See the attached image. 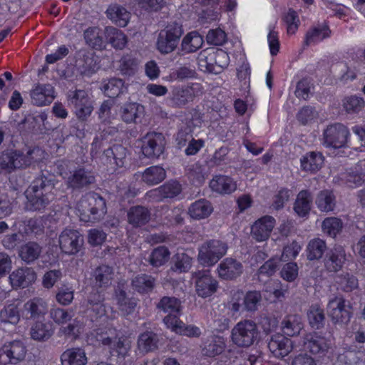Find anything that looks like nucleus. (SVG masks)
I'll use <instances>...</instances> for the list:
<instances>
[{
	"label": "nucleus",
	"instance_id": "f257e3e1",
	"mask_svg": "<svg viewBox=\"0 0 365 365\" xmlns=\"http://www.w3.org/2000/svg\"><path fill=\"white\" fill-rule=\"evenodd\" d=\"M58 182L55 176L41 173L31 182L25 192L29 210L43 212L56 198Z\"/></svg>",
	"mask_w": 365,
	"mask_h": 365
},
{
	"label": "nucleus",
	"instance_id": "f03ea898",
	"mask_svg": "<svg viewBox=\"0 0 365 365\" xmlns=\"http://www.w3.org/2000/svg\"><path fill=\"white\" fill-rule=\"evenodd\" d=\"M77 209L81 221L95 223L106 213L105 200L96 192H89L78 202Z\"/></svg>",
	"mask_w": 365,
	"mask_h": 365
},
{
	"label": "nucleus",
	"instance_id": "7ed1b4c3",
	"mask_svg": "<svg viewBox=\"0 0 365 365\" xmlns=\"http://www.w3.org/2000/svg\"><path fill=\"white\" fill-rule=\"evenodd\" d=\"M41 153L42 150L38 147L29 148L26 153L20 150H6L0 155V167L9 172L26 168L40 160Z\"/></svg>",
	"mask_w": 365,
	"mask_h": 365
},
{
	"label": "nucleus",
	"instance_id": "20e7f679",
	"mask_svg": "<svg viewBox=\"0 0 365 365\" xmlns=\"http://www.w3.org/2000/svg\"><path fill=\"white\" fill-rule=\"evenodd\" d=\"M183 32L180 23L176 21L169 22L158 34L156 41L158 51L162 54L173 52L178 47Z\"/></svg>",
	"mask_w": 365,
	"mask_h": 365
},
{
	"label": "nucleus",
	"instance_id": "39448f33",
	"mask_svg": "<svg viewBox=\"0 0 365 365\" xmlns=\"http://www.w3.org/2000/svg\"><path fill=\"white\" fill-rule=\"evenodd\" d=\"M259 331L257 324L250 319L239 322L232 328L231 339L240 348H248L258 341Z\"/></svg>",
	"mask_w": 365,
	"mask_h": 365
},
{
	"label": "nucleus",
	"instance_id": "423d86ee",
	"mask_svg": "<svg viewBox=\"0 0 365 365\" xmlns=\"http://www.w3.org/2000/svg\"><path fill=\"white\" fill-rule=\"evenodd\" d=\"M197 63L200 70L220 73L229 64V56L222 49L205 50L200 53Z\"/></svg>",
	"mask_w": 365,
	"mask_h": 365
},
{
	"label": "nucleus",
	"instance_id": "0eeeda50",
	"mask_svg": "<svg viewBox=\"0 0 365 365\" xmlns=\"http://www.w3.org/2000/svg\"><path fill=\"white\" fill-rule=\"evenodd\" d=\"M327 312L331 322L343 328L349 323L352 317L353 307L344 297H335L329 301Z\"/></svg>",
	"mask_w": 365,
	"mask_h": 365
},
{
	"label": "nucleus",
	"instance_id": "6e6552de",
	"mask_svg": "<svg viewBox=\"0 0 365 365\" xmlns=\"http://www.w3.org/2000/svg\"><path fill=\"white\" fill-rule=\"evenodd\" d=\"M227 249L225 242L217 240H207L200 246L197 260L204 267H212L226 255Z\"/></svg>",
	"mask_w": 365,
	"mask_h": 365
},
{
	"label": "nucleus",
	"instance_id": "1a4fd4ad",
	"mask_svg": "<svg viewBox=\"0 0 365 365\" xmlns=\"http://www.w3.org/2000/svg\"><path fill=\"white\" fill-rule=\"evenodd\" d=\"M68 101L73 106L75 113L79 120H85L91 114L93 108L86 91H69Z\"/></svg>",
	"mask_w": 365,
	"mask_h": 365
},
{
	"label": "nucleus",
	"instance_id": "9d476101",
	"mask_svg": "<svg viewBox=\"0 0 365 365\" xmlns=\"http://www.w3.org/2000/svg\"><path fill=\"white\" fill-rule=\"evenodd\" d=\"M349 135V130L343 124L330 125L324 131V145L334 149L343 148L347 143Z\"/></svg>",
	"mask_w": 365,
	"mask_h": 365
},
{
	"label": "nucleus",
	"instance_id": "9b49d317",
	"mask_svg": "<svg viewBox=\"0 0 365 365\" xmlns=\"http://www.w3.org/2000/svg\"><path fill=\"white\" fill-rule=\"evenodd\" d=\"M192 277L195 281V290L199 297L206 298L217 292L218 282L212 276L209 269L195 272Z\"/></svg>",
	"mask_w": 365,
	"mask_h": 365
},
{
	"label": "nucleus",
	"instance_id": "f8f14e48",
	"mask_svg": "<svg viewBox=\"0 0 365 365\" xmlns=\"http://www.w3.org/2000/svg\"><path fill=\"white\" fill-rule=\"evenodd\" d=\"M165 139L162 133H148L143 138L141 146L143 155L148 158H158L164 152Z\"/></svg>",
	"mask_w": 365,
	"mask_h": 365
},
{
	"label": "nucleus",
	"instance_id": "ddd939ff",
	"mask_svg": "<svg viewBox=\"0 0 365 365\" xmlns=\"http://www.w3.org/2000/svg\"><path fill=\"white\" fill-rule=\"evenodd\" d=\"M60 248L67 255L78 252L83 245V236L75 230H64L59 235Z\"/></svg>",
	"mask_w": 365,
	"mask_h": 365
},
{
	"label": "nucleus",
	"instance_id": "4468645a",
	"mask_svg": "<svg viewBox=\"0 0 365 365\" xmlns=\"http://www.w3.org/2000/svg\"><path fill=\"white\" fill-rule=\"evenodd\" d=\"M303 345L306 351L313 355L324 356L329 351V341L317 332L307 334L304 336Z\"/></svg>",
	"mask_w": 365,
	"mask_h": 365
},
{
	"label": "nucleus",
	"instance_id": "2eb2a0df",
	"mask_svg": "<svg viewBox=\"0 0 365 365\" xmlns=\"http://www.w3.org/2000/svg\"><path fill=\"white\" fill-rule=\"evenodd\" d=\"M55 89L49 83H36L30 91L31 102L36 106H46L51 104L56 98Z\"/></svg>",
	"mask_w": 365,
	"mask_h": 365
},
{
	"label": "nucleus",
	"instance_id": "dca6fc26",
	"mask_svg": "<svg viewBox=\"0 0 365 365\" xmlns=\"http://www.w3.org/2000/svg\"><path fill=\"white\" fill-rule=\"evenodd\" d=\"M218 277L224 280H235L243 272L242 264L232 257L225 258L217 268Z\"/></svg>",
	"mask_w": 365,
	"mask_h": 365
},
{
	"label": "nucleus",
	"instance_id": "f3484780",
	"mask_svg": "<svg viewBox=\"0 0 365 365\" xmlns=\"http://www.w3.org/2000/svg\"><path fill=\"white\" fill-rule=\"evenodd\" d=\"M48 304L41 297H34L24 305V314L27 319L41 320L48 312Z\"/></svg>",
	"mask_w": 365,
	"mask_h": 365
},
{
	"label": "nucleus",
	"instance_id": "a211bd4d",
	"mask_svg": "<svg viewBox=\"0 0 365 365\" xmlns=\"http://www.w3.org/2000/svg\"><path fill=\"white\" fill-rule=\"evenodd\" d=\"M26 347L21 340L6 342L1 349V356L6 355L9 363L16 364L24 359Z\"/></svg>",
	"mask_w": 365,
	"mask_h": 365
},
{
	"label": "nucleus",
	"instance_id": "6ab92c4d",
	"mask_svg": "<svg viewBox=\"0 0 365 365\" xmlns=\"http://www.w3.org/2000/svg\"><path fill=\"white\" fill-rule=\"evenodd\" d=\"M346 261L345 250L341 246H337L327 252L324 264L328 272H337L342 269Z\"/></svg>",
	"mask_w": 365,
	"mask_h": 365
},
{
	"label": "nucleus",
	"instance_id": "aec40b11",
	"mask_svg": "<svg viewBox=\"0 0 365 365\" xmlns=\"http://www.w3.org/2000/svg\"><path fill=\"white\" fill-rule=\"evenodd\" d=\"M127 150L121 145H114L104 150L102 160L112 169L122 168L126 160Z\"/></svg>",
	"mask_w": 365,
	"mask_h": 365
},
{
	"label": "nucleus",
	"instance_id": "412c9836",
	"mask_svg": "<svg viewBox=\"0 0 365 365\" xmlns=\"http://www.w3.org/2000/svg\"><path fill=\"white\" fill-rule=\"evenodd\" d=\"M275 225V220L272 216H264L257 220L251 227L252 237L258 242L267 240Z\"/></svg>",
	"mask_w": 365,
	"mask_h": 365
},
{
	"label": "nucleus",
	"instance_id": "4be33fe9",
	"mask_svg": "<svg viewBox=\"0 0 365 365\" xmlns=\"http://www.w3.org/2000/svg\"><path fill=\"white\" fill-rule=\"evenodd\" d=\"M268 348L276 357L282 358L292 351L293 343L285 335L275 334L270 337Z\"/></svg>",
	"mask_w": 365,
	"mask_h": 365
},
{
	"label": "nucleus",
	"instance_id": "5701e85b",
	"mask_svg": "<svg viewBox=\"0 0 365 365\" xmlns=\"http://www.w3.org/2000/svg\"><path fill=\"white\" fill-rule=\"evenodd\" d=\"M36 279L35 271L31 267H20L9 275L10 283L13 288H24Z\"/></svg>",
	"mask_w": 365,
	"mask_h": 365
},
{
	"label": "nucleus",
	"instance_id": "b1692460",
	"mask_svg": "<svg viewBox=\"0 0 365 365\" xmlns=\"http://www.w3.org/2000/svg\"><path fill=\"white\" fill-rule=\"evenodd\" d=\"M182 192L181 185L176 180H170L148 192L150 197L161 202L165 198H173Z\"/></svg>",
	"mask_w": 365,
	"mask_h": 365
},
{
	"label": "nucleus",
	"instance_id": "393cba45",
	"mask_svg": "<svg viewBox=\"0 0 365 365\" xmlns=\"http://www.w3.org/2000/svg\"><path fill=\"white\" fill-rule=\"evenodd\" d=\"M95 181V177L88 170L84 168H78L68 178V186L74 190H80L88 187Z\"/></svg>",
	"mask_w": 365,
	"mask_h": 365
},
{
	"label": "nucleus",
	"instance_id": "a878e982",
	"mask_svg": "<svg viewBox=\"0 0 365 365\" xmlns=\"http://www.w3.org/2000/svg\"><path fill=\"white\" fill-rule=\"evenodd\" d=\"M53 324L49 322L36 321L31 327L29 334L31 338L37 341H46L53 334Z\"/></svg>",
	"mask_w": 365,
	"mask_h": 365
},
{
	"label": "nucleus",
	"instance_id": "bb28decb",
	"mask_svg": "<svg viewBox=\"0 0 365 365\" xmlns=\"http://www.w3.org/2000/svg\"><path fill=\"white\" fill-rule=\"evenodd\" d=\"M60 359L61 365H86L88 362L86 351L81 347L67 349Z\"/></svg>",
	"mask_w": 365,
	"mask_h": 365
},
{
	"label": "nucleus",
	"instance_id": "cd10ccee",
	"mask_svg": "<svg viewBox=\"0 0 365 365\" xmlns=\"http://www.w3.org/2000/svg\"><path fill=\"white\" fill-rule=\"evenodd\" d=\"M312 202V192L308 190H302L297 195L293 209L299 217H304L309 214Z\"/></svg>",
	"mask_w": 365,
	"mask_h": 365
},
{
	"label": "nucleus",
	"instance_id": "c85d7f7f",
	"mask_svg": "<svg viewBox=\"0 0 365 365\" xmlns=\"http://www.w3.org/2000/svg\"><path fill=\"white\" fill-rule=\"evenodd\" d=\"M132 289L142 294H149L156 286V279L147 274H138L131 279Z\"/></svg>",
	"mask_w": 365,
	"mask_h": 365
},
{
	"label": "nucleus",
	"instance_id": "c756f323",
	"mask_svg": "<svg viewBox=\"0 0 365 365\" xmlns=\"http://www.w3.org/2000/svg\"><path fill=\"white\" fill-rule=\"evenodd\" d=\"M304 328L302 317L297 314L288 315L281 322L283 334L293 337L298 336Z\"/></svg>",
	"mask_w": 365,
	"mask_h": 365
},
{
	"label": "nucleus",
	"instance_id": "7c9ffc66",
	"mask_svg": "<svg viewBox=\"0 0 365 365\" xmlns=\"http://www.w3.org/2000/svg\"><path fill=\"white\" fill-rule=\"evenodd\" d=\"M160 338L158 334L146 331L138 336V349L140 353L148 354L158 349Z\"/></svg>",
	"mask_w": 365,
	"mask_h": 365
},
{
	"label": "nucleus",
	"instance_id": "2f4dec72",
	"mask_svg": "<svg viewBox=\"0 0 365 365\" xmlns=\"http://www.w3.org/2000/svg\"><path fill=\"white\" fill-rule=\"evenodd\" d=\"M331 30L326 24H319L309 29L306 33L303 48L308 47L311 44L317 43L324 38H329Z\"/></svg>",
	"mask_w": 365,
	"mask_h": 365
},
{
	"label": "nucleus",
	"instance_id": "473e14b6",
	"mask_svg": "<svg viewBox=\"0 0 365 365\" xmlns=\"http://www.w3.org/2000/svg\"><path fill=\"white\" fill-rule=\"evenodd\" d=\"M144 113V106L138 103H128L119 110L120 119L127 124L135 123L136 119Z\"/></svg>",
	"mask_w": 365,
	"mask_h": 365
},
{
	"label": "nucleus",
	"instance_id": "72a5a7b5",
	"mask_svg": "<svg viewBox=\"0 0 365 365\" xmlns=\"http://www.w3.org/2000/svg\"><path fill=\"white\" fill-rule=\"evenodd\" d=\"M213 211V207L206 199H200L192 203L188 208V214L194 220L208 217Z\"/></svg>",
	"mask_w": 365,
	"mask_h": 365
},
{
	"label": "nucleus",
	"instance_id": "f704fd0d",
	"mask_svg": "<svg viewBox=\"0 0 365 365\" xmlns=\"http://www.w3.org/2000/svg\"><path fill=\"white\" fill-rule=\"evenodd\" d=\"M176 141L180 148L185 146L186 143H188L185 150L187 155L196 154L204 145L202 140H195L191 135L184 131L178 132Z\"/></svg>",
	"mask_w": 365,
	"mask_h": 365
},
{
	"label": "nucleus",
	"instance_id": "c9c22d12",
	"mask_svg": "<svg viewBox=\"0 0 365 365\" xmlns=\"http://www.w3.org/2000/svg\"><path fill=\"white\" fill-rule=\"evenodd\" d=\"M106 13L108 19L121 27L128 25L130 17V13L125 7L117 4L110 5Z\"/></svg>",
	"mask_w": 365,
	"mask_h": 365
},
{
	"label": "nucleus",
	"instance_id": "e433bc0d",
	"mask_svg": "<svg viewBox=\"0 0 365 365\" xmlns=\"http://www.w3.org/2000/svg\"><path fill=\"white\" fill-rule=\"evenodd\" d=\"M42 252V247L37 242L29 241L21 245L19 255L27 264H31L37 260Z\"/></svg>",
	"mask_w": 365,
	"mask_h": 365
},
{
	"label": "nucleus",
	"instance_id": "4c0bfd02",
	"mask_svg": "<svg viewBox=\"0 0 365 365\" xmlns=\"http://www.w3.org/2000/svg\"><path fill=\"white\" fill-rule=\"evenodd\" d=\"M166 178V171L158 165H153L146 168L141 173V180L145 184L153 186L163 182Z\"/></svg>",
	"mask_w": 365,
	"mask_h": 365
},
{
	"label": "nucleus",
	"instance_id": "58836bf2",
	"mask_svg": "<svg viewBox=\"0 0 365 365\" xmlns=\"http://www.w3.org/2000/svg\"><path fill=\"white\" fill-rule=\"evenodd\" d=\"M103 35L104 31L96 26L89 27L83 33L86 43L96 50H101L105 47Z\"/></svg>",
	"mask_w": 365,
	"mask_h": 365
},
{
	"label": "nucleus",
	"instance_id": "ea45409f",
	"mask_svg": "<svg viewBox=\"0 0 365 365\" xmlns=\"http://www.w3.org/2000/svg\"><path fill=\"white\" fill-rule=\"evenodd\" d=\"M211 189L220 194H230L235 191L237 185L234 180L225 175H217L210 182Z\"/></svg>",
	"mask_w": 365,
	"mask_h": 365
},
{
	"label": "nucleus",
	"instance_id": "a19ab883",
	"mask_svg": "<svg viewBox=\"0 0 365 365\" xmlns=\"http://www.w3.org/2000/svg\"><path fill=\"white\" fill-rule=\"evenodd\" d=\"M150 212L143 206H134L128 212V222L133 227H141L149 222Z\"/></svg>",
	"mask_w": 365,
	"mask_h": 365
},
{
	"label": "nucleus",
	"instance_id": "79ce46f5",
	"mask_svg": "<svg viewBox=\"0 0 365 365\" xmlns=\"http://www.w3.org/2000/svg\"><path fill=\"white\" fill-rule=\"evenodd\" d=\"M193 98L192 88L190 86H182L175 88L172 91L170 101L173 106L181 108L192 101Z\"/></svg>",
	"mask_w": 365,
	"mask_h": 365
},
{
	"label": "nucleus",
	"instance_id": "37998d69",
	"mask_svg": "<svg viewBox=\"0 0 365 365\" xmlns=\"http://www.w3.org/2000/svg\"><path fill=\"white\" fill-rule=\"evenodd\" d=\"M324 160L321 153L309 152L301 158V167L305 171L314 173L322 167Z\"/></svg>",
	"mask_w": 365,
	"mask_h": 365
},
{
	"label": "nucleus",
	"instance_id": "c03bdc74",
	"mask_svg": "<svg viewBox=\"0 0 365 365\" xmlns=\"http://www.w3.org/2000/svg\"><path fill=\"white\" fill-rule=\"evenodd\" d=\"M203 44L202 36L196 31L187 34L182 40L181 50L186 53H194L200 49Z\"/></svg>",
	"mask_w": 365,
	"mask_h": 365
},
{
	"label": "nucleus",
	"instance_id": "a18cd8bd",
	"mask_svg": "<svg viewBox=\"0 0 365 365\" xmlns=\"http://www.w3.org/2000/svg\"><path fill=\"white\" fill-rule=\"evenodd\" d=\"M46 119V113L29 114L18 124V126L19 129L25 128L29 131L41 130V126L44 125Z\"/></svg>",
	"mask_w": 365,
	"mask_h": 365
},
{
	"label": "nucleus",
	"instance_id": "49530a36",
	"mask_svg": "<svg viewBox=\"0 0 365 365\" xmlns=\"http://www.w3.org/2000/svg\"><path fill=\"white\" fill-rule=\"evenodd\" d=\"M113 275V267L106 264L98 266L93 272L96 286L98 287H108L111 283Z\"/></svg>",
	"mask_w": 365,
	"mask_h": 365
},
{
	"label": "nucleus",
	"instance_id": "de8ad7c7",
	"mask_svg": "<svg viewBox=\"0 0 365 365\" xmlns=\"http://www.w3.org/2000/svg\"><path fill=\"white\" fill-rule=\"evenodd\" d=\"M315 203L321 212H329L336 207V197L331 191L324 190L317 194Z\"/></svg>",
	"mask_w": 365,
	"mask_h": 365
},
{
	"label": "nucleus",
	"instance_id": "09e8293b",
	"mask_svg": "<svg viewBox=\"0 0 365 365\" xmlns=\"http://www.w3.org/2000/svg\"><path fill=\"white\" fill-rule=\"evenodd\" d=\"M116 301L118 309L124 315H129L133 313L137 307L138 299L135 297H127L124 290L116 292Z\"/></svg>",
	"mask_w": 365,
	"mask_h": 365
},
{
	"label": "nucleus",
	"instance_id": "8fccbe9b",
	"mask_svg": "<svg viewBox=\"0 0 365 365\" xmlns=\"http://www.w3.org/2000/svg\"><path fill=\"white\" fill-rule=\"evenodd\" d=\"M104 36L106 41L115 48L123 49L127 43V38L123 32L113 26L105 28Z\"/></svg>",
	"mask_w": 365,
	"mask_h": 365
},
{
	"label": "nucleus",
	"instance_id": "3c124183",
	"mask_svg": "<svg viewBox=\"0 0 365 365\" xmlns=\"http://www.w3.org/2000/svg\"><path fill=\"white\" fill-rule=\"evenodd\" d=\"M76 66L81 74L91 76L96 71V63L89 52L79 53V57L76 60Z\"/></svg>",
	"mask_w": 365,
	"mask_h": 365
},
{
	"label": "nucleus",
	"instance_id": "603ef678",
	"mask_svg": "<svg viewBox=\"0 0 365 365\" xmlns=\"http://www.w3.org/2000/svg\"><path fill=\"white\" fill-rule=\"evenodd\" d=\"M103 83L102 89L104 93L110 98H116L127 91L123 81L120 78H112L104 81Z\"/></svg>",
	"mask_w": 365,
	"mask_h": 365
},
{
	"label": "nucleus",
	"instance_id": "864d4df0",
	"mask_svg": "<svg viewBox=\"0 0 365 365\" xmlns=\"http://www.w3.org/2000/svg\"><path fill=\"white\" fill-rule=\"evenodd\" d=\"M309 324L314 329H320L324 327L325 323V314L324 309L317 304H312L307 313Z\"/></svg>",
	"mask_w": 365,
	"mask_h": 365
},
{
	"label": "nucleus",
	"instance_id": "5fc2aeb1",
	"mask_svg": "<svg viewBox=\"0 0 365 365\" xmlns=\"http://www.w3.org/2000/svg\"><path fill=\"white\" fill-rule=\"evenodd\" d=\"M156 308L164 313L180 314L181 311V302L175 297L165 296L156 304Z\"/></svg>",
	"mask_w": 365,
	"mask_h": 365
},
{
	"label": "nucleus",
	"instance_id": "6e6d98bb",
	"mask_svg": "<svg viewBox=\"0 0 365 365\" xmlns=\"http://www.w3.org/2000/svg\"><path fill=\"white\" fill-rule=\"evenodd\" d=\"M327 248L325 241L319 238L312 240L309 241L307 247V259L309 260L321 259L327 250Z\"/></svg>",
	"mask_w": 365,
	"mask_h": 365
},
{
	"label": "nucleus",
	"instance_id": "4d7b16f0",
	"mask_svg": "<svg viewBox=\"0 0 365 365\" xmlns=\"http://www.w3.org/2000/svg\"><path fill=\"white\" fill-rule=\"evenodd\" d=\"M225 348V344L222 337L215 336L208 339L202 349L203 354L210 357L220 354Z\"/></svg>",
	"mask_w": 365,
	"mask_h": 365
},
{
	"label": "nucleus",
	"instance_id": "13d9d810",
	"mask_svg": "<svg viewBox=\"0 0 365 365\" xmlns=\"http://www.w3.org/2000/svg\"><path fill=\"white\" fill-rule=\"evenodd\" d=\"M170 255V253L166 247L160 246L152 251L148 262L153 267H158L168 261Z\"/></svg>",
	"mask_w": 365,
	"mask_h": 365
},
{
	"label": "nucleus",
	"instance_id": "bf43d9fd",
	"mask_svg": "<svg viewBox=\"0 0 365 365\" xmlns=\"http://www.w3.org/2000/svg\"><path fill=\"white\" fill-rule=\"evenodd\" d=\"M323 232L331 237H335L343 227L342 221L337 217H327L322 222Z\"/></svg>",
	"mask_w": 365,
	"mask_h": 365
},
{
	"label": "nucleus",
	"instance_id": "052dcab7",
	"mask_svg": "<svg viewBox=\"0 0 365 365\" xmlns=\"http://www.w3.org/2000/svg\"><path fill=\"white\" fill-rule=\"evenodd\" d=\"M186 175L192 184L196 185H202L205 180L203 168L198 163L189 165L186 169Z\"/></svg>",
	"mask_w": 365,
	"mask_h": 365
},
{
	"label": "nucleus",
	"instance_id": "680f3d73",
	"mask_svg": "<svg viewBox=\"0 0 365 365\" xmlns=\"http://www.w3.org/2000/svg\"><path fill=\"white\" fill-rule=\"evenodd\" d=\"M0 319L4 322L17 324L20 320L18 307L14 304L4 307L0 312Z\"/></svg>",
	"mask_w": 365,
	"mask_h": 365
},
{
	"label": "nucleus",
	"instance_id": "e2e57ef3",
	"mask_svg": "<svg viewBox=\"0 0 365 365\" xmlns=\"http://www.w3.org/2000/svg\"><path fill=\"white\" fill-rule=\"evenodd\" d=\"M88 317L93 323H99V325L103 324L107 322V316L105 306L103 304H97L94 307H88Z\"/></svg>",
	"mask_w": 365,
	"mask_h": 365
},
{
	"label": "nucleus",
	"instance_id": "0e129e2a",
	"mask_svg": "<svg viewBox=\"0 0 365 365\" xmlns=\"http://www.w3.org/2000/svg\"><path fill=\"white\" fill-rule=\"evenodd\" d=\"M74 290L71 287L63 284L56 294V299L60 304L67 306L73 300Z\"/></svg>",
	"mask_w": 365,
	"mask_h": 365
},
{
	"label": "nucleus",
	"instance_id": "69168bd1",
	"mask_svg": "<svg viewBox=\"0 0 365 365\" xmlns=\"http://www.w3.org/2000/svg\"><path fill=\"white\" fill-rule=\"evenodd\" d=\"M192 262V258L185 253H178L175 255L174 267L173 269L179 272H187Z\"/></svg>",
	"mask_w": 365,
	"mask_h": 365
},
{
	"label": "nucleus",
	"instance_id": "338daca9",
	"mask_svg": "<svg viewBox=\"0 0 365 365\" xmlns=\"http://www.w3.org/2000/svg\"><path fill=\"white\" fill-rule=\"evenodd\" d=\"M94 331H96V340L103 345L110 346L115 342V330L107 328H97Z\"/></svg>",
	"mask_w": 365,
	"mask_h": 365
},
{
	"label": "nucleus",
	"instance_id": "774afa93",
	"mask_svg": "<svg viewBox=\"0 0 365 365\" xmlns=\"http://www.w3.org/2000/svg\"><path fill=\"white\" fill-rule=\"evenodd\" d=\"M262 296L258 291L248 292L244 298V304L246 310L254 312L257 310V307L261 301Z\"/></svg>",
	"mask_w": 365,
	"mask_h": 365
}]
</instances>
